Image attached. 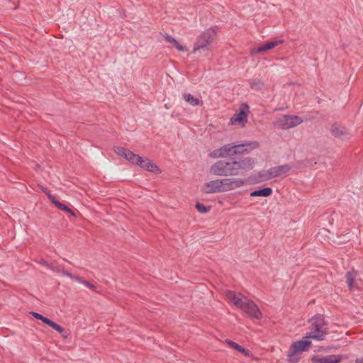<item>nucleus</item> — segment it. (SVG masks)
I'll use <instances>...</instances> for the list:
<instances>
[{"instance_id":"obj_1","label":"nucleus","mask_w":363,"mask_h":363,"mask_svg":"<svg viewBox=\"0 0 363 363\" xmlns=\"http://www.w3.org/2000/svg\"><path fill=\"white\" fill-rule=\"evenodd\" d=\"M255 165V160L251 157L229 161L220 160L211 166L210 173L220 177L243 176L252 170Z\"/></svg>"},{"instance_id":"obj_2","label":"nucleus","mask_w":363,"mask_h":363,"mask_svg":"<svg viewBox=\"0 0 363 363\" xmlns=\"http://www.w3.org/2000/svg\"><path fill=\"white\" fill-rule=\"evenodd\" d=\"M311 331L306 334V338L323 340L328 334V328L323 315L317 314L310 320Z\"/></svg>"},{"instance_id":"obj_3","label":"nucleus","mask_w":363,"mask_h":363,"mask_svg":"<svg viewBox=\"0 0 363 363\" xmlns=\"http://www.w3.org/2000/svg\"><path fill=\"white\" fill-rule=\"evenodd\" d=\"M311 342L308 340H301L294 342L289 350L287 355V361L291 363H297L299 361L298 352L306 351Z\"/></svg>"},{"instance_id":"obj_4","label":"nucleus","mask_w":363,"mask_h":363,"mask_svg":"<svg viewBox=\"0 0 363 363\" xmlns=\"http://www.w3.org/2000/svg\"><path fill=\"white\" fill-rule=\"evenodd\" d=\"M216 31L213 29H207L203 32L196 39L194 43L193 52H196L201 50H207L208 46L213 41Z\"/></svg>"},{"instance_id":"obj_5","label":"nucleus","mask_w":363,"mask_h":363,"mask_svg":"<svg viewBox=\"0 0 363 363\" xmlns=\"http://www.w3.org/2000/svg\"><path fill=\"white\" fill-rule=\"evenodd\" d=\"M221 192L229 191L247 185L245 179L238 177H230L220 179Z\"/></svg>"},{"instance_id":"obj_6","label":"nucleus","mask_w":363,"mask_h":363,"mask_svg":"<svg viewBox=\"0 0 363 363\" xmlns=\"http://www.w3.org/2000/svg\"><path fill=\"white\" fill-rule=\"evenodd\" d=\"M239 308L253 318L259 320L262 317V314L257 306L253 301H250L247 297H244V300Z\"/></svg>"},{"instance_id":"obj_7","label":"nucleus","mask_w":363,"mask_h":363,"mask_svg":"<svg viewBox=\"0 0 363 363\" xmlns=\"http://www.w3.org/2000/svg\"><path fill=\"white\" fill-rule=\"evenodd\" d=\"M303 123V120L297 116L284 115L278 118L276 125L282 129H289Z\"/></svg>"},{"instance_id":"obj_8","label":"nucleus","mask_w":363,"mask_h":363,"mask_svg":"<svg viewBox=\"0 0 363 363\" xmlns=\"http://www.w3.org/2000/svg\"><path fill=\"white\" fill-rule=\"evenodd\" d=\"M234 147L233 143L226 144L220 148H217L210 152L208 154L209 157L211 158H226L229 157L235 156V153L233 152Z\"/></svg>"},{"instance_id":"obj_9","label":"nucleus","mask_w":363,"mask_h":363,"mask_svg":"<svg viewBox=\"0 0 363 363\" xmlns=\"http://www.w3.org/2000/svg\"><path fill=\"white\" fill-rule=\"evenodd\" d=\"M259 143L257 141L245 142L243 143H233V152L235 155H245L259 147Z\"/></svg>"},{"instance_id":"obj_10","label":"nucleus","mask_w":363,"mask_h":363,"mask_svg":"<svg viewBox=\"0 0 363 363\" xmlns=\"http://www.w3.org/2000/svg\"><path fill=\"white\" fill-rule=\"evenodd\" d=\"M249 113V106L247 104H242L238 112L235 113L230 118V123L234 124L236 122L240 123L244 127L247 121V115Z\"/></svg>"},{"instance_id":"obj_11","label":"nucleus","mask_w":363,"mask_h":363,"mask_svg":"<svg viewBox=\"0 0 363 363\" xmlns=\"http://www.w3.org/2000/svg\"><path fill=\"white\" fill-rule=\"evenodd\" d=\"M272 179L269 174V169L259 171L257 174L250 176L247 179V184H255L268 181Z\"/></svg>"},{"instance_id":"obj_12","label":"nucleus","mask_w":363,"mask_h":363,"mask_svg":"<svg viewBox=\"0 0 363 363\" xmlns=\"http://www.w3.org/2000/svg\"><path fill=\"white\" fill-rule=\"evenodd\" d=\"M341 359L340 355L330 354L325 357L320 355L313 356L311 361L313 363H340Z\"/></svg>"},{"instance_id":"obj_13","label":"nucleus","mask_w":363,"mask_h":363,"mask_svg":"<svg viewBox=\"0 0 363 363\" xmlns=\"http://www.w3.org/2000/svg\"><path fill=\"white\" fill-rule=\"evenodd\" d=\"M284 43V40H274V41H269L265 43L261 46H259L257 48H254L251 52L252 54H257V53H261L265 51H267L269 50L274 48L276 46L281 45Z\"/></svg>"},{"instance_id":"obj_14","label":"nucleus","mask_w":363,"mask_h":363,"mask_svg":"<svg viewBox=\"0 0 363 363\" xmlns=\"http://www.w3.org/2000/svg\"><path fill=\"white\" fill-rule=\"evenodd\" d=\"M332 135L342 140H348L350 138V133L345 128H340L337 123H334L330 129Z\"/></svg>"},{"instance_id":"obj_15","label":"nucleus","mask_w":363,"mask_h":363,"mask_svg":"<svg viewBox=\"0 0 363 363\" xmlns=\"http://www.w3.org/2000/svg\"><path fill=\"white\" fill-rule=\"evenodd\" d=\"M291 169V166L288 164L279 165L269 169V174L272 178H276L287 173Z\"/></svg>"},{"instance_id":"obj_16","label":"nucleus","mask_w":363,"mask_h":363,"mask_svg":"<svg viewBox=\"0 0 363 363\" xmlns=\"http://www.w3.org/2000/svg\"><path fill=\"white\" fill-rule=\"evenodd\" d=\"M220 179H216L205 183V186L207 188L203 190L206 194H213L221 192Z\"/></svg>"},{"instance_id":"obj_17","label":"nucleus","mask_w":363,"mask_h":363,"mask_svg":"<svg viewBox=\"0 0 363 363\" xmlns=\"http://www.w3.org/2000/svg\"><path fill=\"white\" fill-rule=\"evenodd\" d=\"M138 166L140 167L141 168L151 172L154 173H160L161 171L159 169V167L154 164L150 160L146 157H143L141 160V164H137Z\"/></svg>"},{"instance_id":"obj_18","label":"nucleus","mask_w":363,"mask_h":363,"mask_svg":"<svg viewBox=\"0 0 363 363\" xmlns=\"http://www.w3.org/2000/svg\"><path fill=\"white\" fill-rule=\"evenodd\" d=\"M226 296L238 308L240 307L245 297L241 294L237 295L233 291H228Z\"/></svg>"},{"instance_id":"obj_19","label":"nucleus","mask_w":363,"mask_h":363,"mask_svg":"<svg viewBox=\"0 0 363 363\" xmlns=\"http://www.w3.org/2000/svg\"><path fill=\"white\" fill-rule=\"evenodd\" d=\"M272 194V189L270 187H264L250 192L252 197H268Z\"/></svg>"},{"instance_id":"obj_20","label":"nucleus","mask_w":363,"mask_h":363,"mask_svg":"<svg viewBox=\"0 0 363 363\" xmlns=\"http://www.w3.org/2000/svg\"><path fill=\"white\" fill-rule=\"evenodd\" d=\"M30 314L33 316L35 318L38 320H40L43 323L49 325L50 327H55L58 329L57 323H55L54 321L51 320L47 317L43 316V315L36 313V312H30Z\"/></svg>"},{"instance_id":"obj_21","label":"nucleus","mask_w":363,"mask_h":363,"mask_svg":"<svg viewBox=\"0 0 363 363\" xmlns=\"http://www.w3.org/2000/svg\"><path fill=\"white\" fill-rule=\"evenodd\" d=\"M225 342L228 345H229V347L244 354L245 356L249 357L250 355V352L248 350L245 349L238 343L230 340H226Z\"/></svg>"},{"instance_id":"obj_22","label":"nucleus","mask_w":363,"mask_h":363,"mask_svg":"<svg viewBox=\"0 0 363 363\" xmlns=\"http://www.w3.org/2000/svg\"><path fill=\"white\" fill-rule=\"evenodd\" d=\"M183 99L185 101H186L188 104L193 106H196L203 104V102L199 98L194 97L191 94L184 93L183 94Z\"/></svg>"},{"instance_id":"obj_23","label":"nucleus","mask_w":363,"mask_h":363,"mask_svg":"<svg viewBox=\"0 0 363 363\" xmlns=\"http://www.w3.org/2000/svg\"><path fill=\"white\" fill-rule=\"evenodd\" d=\"M125 158L132 164L136 165L141 164L142 157L135 154L134 152L129 150H128V152L126 153Z\"/></svg>"},{"instance_id":"obj_24","label":"nucleus","mask_w":363,"mask_h":363,"mask_svg":"<svg viewBox=\"0 0 363 363\" xmlns=\"http://www.w3.org/2000/svg\"><path fill=\"white\" fill-rule=\"evenodd\" d=\"M49 269L54 272L62 274V275L68 277H69V274H72L70 272L65 270L63 267L57 264L55 262H51L50 265H49Z\"/></svg>"},{"instance_id":"obj_25","label":"nucleus","mask_w":363,"mask_h":363,"mask_svg":"<svg viewBox=\"0 0 363 363\" xmlns=\"http://www.w3.org/2000/svg\"><path fill=\"white\" fill-rule=\"evenodd\" d=\"M69 275L70 279L75 280L80 284H84L85 286H86L92 290L96 289L95 285H94L93 284H91V282H89L86 280L83 279L81 277L74 275V274H69Z\"/></svg>"},{"instance_id":"obj_26","label":"nucleus","mask_w":363,"mask_h":363,"mask_svg":"<svg viewBox=\"0 0 363 363\" xmlns=\"http://www.w3.org/2000/svg\"><path fill=\"white\" fill-rule=\"evenodd\" d=\"M54 205L57 208H59L60 210L61 211H66L69 213H70L72 216L74 217H77V215L76 213H74V211H72L70 208H69L67 206H66L65 204L61 203L60 201H59L58 200L57 201H54Z\"/></svg>"},{"instance_id":"obj_27","label":"nucleus","mask_w":363,"mask_h":363,"mask_svg":"<svg viewBox=\"0 0 363 363\" xmlns=\"http://www.w3.org/2000/svg\"><path fill=\"white\" fill-rule=\"evenodd\" d=\"M250 87L255 90H260L264 87V82L259 79H252L250 80Z\"/></svg>"},{"instance_id":"obj_28","label":"nucleus","mask_w":363,"mask_h":363,"mask_svg":"<svg viewBox=\"0 0 363 363\" xmlns=\"http://www.w3.org/2000/svg\"><path fill=\"white\" fill-rule=\"evenodd\" d=\"M196 210L201 213H206L211 210L210 206H204L201 203L197 202L195 206Z\"/></svg>"},{"instance_id":"obj_29","label":"nucleus","mask_w":363,"mask_h":363,"mask_svg":"<svg viewBox=\"0 0 363 363\" xmlns=\"http://www.w3.org/2000/svg\"><path fill=\"white\" fill-rule=\"evenodd\" d=\"M354 276L352 273L348 272L346 274V282L348 285L349 289L351 290L353 287Z\"/></svg>"},{"instance_id":"obj_30","label":"nucleus","mask_w":363,"mask_h":363,"mask_svg":"<svg viewBox=\"0 0 363 363\" xmlns=\"http://www.w3.org/2000/svg\"><path fill=\"white\" fill-rule=\"evenodd\" d=\"M128 149L126 148H124V147H114V152L121 156V157H123L125 158V156L126 155V153L128 152Z\"/></svg>"},{"instance_id":"obj_31","label":"nucleus","mask_w":363,"mask_h":363,"mask_svg":"<svg viewBox=\"0 0 363 363\" xmlns=\"http://www.w3.org/2000/svg\"><path fill=\"white\" fill-rule=\"evenodd\" d=\"M57 326H58V329L55 327H51V328H53L54 330H55L56 331H57L64 338H67L68 335H69L68 333L65 330L64 328H62L60 325L57 324Z\"/></svg>"},{"instance_id":"obj_32","label":"nucleus","mask_w":363,"mask_h":363,"mask_svg":"<svg viewBox=\"0 0 363 363\" xmlns=\"http://www.w3.org/2000/svg\"><path fill=\"white\" fill-rule=\"evenodd\" d=\"M43 191L45 193V194L47 195L48 199L50 200V201L54 204V201H57V199L54 196H52L50 192L49 191L47 190V189H43Z\"/></svg>"},{"instance_id":"obj_33","label":"nucleus","mask_w":363,"mask_h":363,"mask_svg":"<svg viewBox=\"0 0 363 363\" xmlns=\"http://www.w3.org/2000/svg\"><path fill=\"white\" fill-rule=\"evenodd\" d=\"M173 46L177 48V50L180 52L187 51V49L184 46L182 45L180 43H179V42L177 40L175 43H174Z\"/></svg>"},{"instance_id":"obj_34","label":"nucleus","mask_w":363,"mask_h":363,"mask_svg":"<svg viewBox=\"0 0 363 363\" xmlns=\"http://www.w3.org/2000/svg\"><path fill=\"white\" fill-rule=\"evenodd\" d=\"M165 40L169 43H171L172 45H174V43H175L177 42V40L174 39L172 36L171 35H167L165 37Z\"/></svg>"},{"instance_id":"obj_35","label":"nucleus","mask_w":363,"mask_h":363,"mask_svg":"<svg viewBox=\"0 0 363 363\" xmlns=\"http://www.w3.org/2000/svg\"><path fill=\"white\" fill-rule=\"evenodd\" d=\"M40 264H42V265H43V266H45V267H47V268H48V269H49V265H50V263H49L48 262H47V261H46V260H45V259H41V260L40 261Z\"/></svg>"},{"instance_id":"obj_36","label":"nucleus","mask_w":363,"mask_h":363,"mask_svg":"<svg viewBox=\"0 0 363 363\" xmlns=\"http://www.w3.org/2000/svg\"><path fill=\"white\" fill-rule=\"evenodd\" d=\"M355 362L356 363H363V359H357Z\"/></svg>"}]
</instances>
